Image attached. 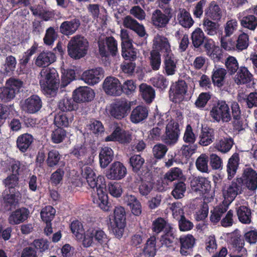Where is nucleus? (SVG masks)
Listing matches in <instances>:
<instances>
[{
  "instance_id": "f257e3e1",
  "label": "nucleus",
  "mask_w": 257,
  "mask_h": 257,
  "mask_svg": "<svg viewBox=\"0 0 257 257\" xmlns=\"http://www.w3.org/2000/svg\"><path fill=\"white\" fill-rule=\"evenodd\" d=\"M82 176L86 180L89 186L94 189L96 187V193L93 195V201L102 210L104 211L109 210L110 206L108 202V196L103 190V187H97L98 182H102L104 179L103 176H96L95 173L91 168L88 166L84 167L82 170Z\"/></svg>"
},
{
  "instance_id": "f03ea898",
  "label": "nucleus",
  "mask_w": 257,
  "mask_h": 257,
  "mask_svg": "<svg viewBox=\"0 0 257 257\" xmlns=\"http://www.w3.org/2000/svg\"><path fill=\"white\" fill-rule=\"evenodd\" d=\"M154 46L163 55L165 73L167 75H174L176 71L177 61L172 52L167 38L157 35L154 40Z\"/></svg>"
},
{
  "instance_id": "7ed1b4c3",
  "label": "nucleus",
  "mask_w": 257,
  "mask_h": 257,
  "mask_svg": "<svg viewBox=\"0 0 257 257\" xmlns=\"http://www.w3.org/2000/svg\"><path fill=\"white\" fill-rule=\"evenodd\" d=\"M39 83L45 93L53 95L58 89L59 78L57 70L54 68H45L40 73Z\"/></svg>"
},
{
  "instance_id": "20e7f679",
  "label": "nucleus",
  "mask_w": 257,
  "mask_h": 257,
  "mask_svg": "<svg viewBox=\"0 0 257 257\" xmlns=\"http://www.w3.org/2000/svg\"><path fill=\"white\" fill-rule=\"evenodd\" d=\"M67 48L68 54L71 58L80 59L86 54L88 43L83 37L76 35L71 38Z\"/></svg>"
},
{
  "instance_id": "39448f33",
  "label": "nucleus",
  "mask_w": 257,
  "mask_h": 257,
  "mask_svg": "<svg viewBox=\"0 0 257 257\" xmlns=\"http://www.w3.org/2000/svg\"><path fill=\"white\" fill-rule=\"evenodd\" d=\"M210 115L214 121L228 122L231 119V114L228 105L224 101H219L213 106Z\"/></svg>"
},
{
  "instance_id": "423d86ee",
  "label": "nucleus",
  "mask_w": 257,
  "mask_h": 257,
  "mask_svg": "<svg viewBox=\"0 0 257 257\" xmlns=\"http://www.w3.org/2000/svg\"><path fill=\"white\" fill-rule=\"evenodd\" d=\"M114 221L111 223V227L115 236L122 237L125 226V211L121 206L116 207L114 210Z\"/></svg>"
},
{
  "instance_id": "0eeeda50",
  "label": "nucleus",
  "mask_w": 257,
  "mask_h": 257,
  "mask_svg": "<svg viewBox=\"0 0 257 257\" xmlns=\"http://www.w3.org/2000/svg\"><path fill=\"white\" fill-rule=\"evenodd\" d=\"M242 180L240 178H236L231 184L225 186L222 194L226 204H230L237 195L241 194L242 191Z\"/></svg>"
},
{
  "instance_id": "6e6552de",
  "label": "nucleus",
  "mask_w": 257,
  "mask_h": 257,
  "mask_svg": "<svg viewBox=\"0 0 257 257\" xmlns=\"http://www.w3.org/2000/svg\"><path fill=\"white\" fill-rule=\"evenodd\" d=\"M107 237L103 231L98 229L89 228L85 232L83 240V244L86 247L91 246L95 240L101 244L107 241Z\"/></svg>"
},
{
  "instance_id": "1a4fd4ad",
  "label": "nucleus",
  "mask_w": 257,
  "mask_h": 257,
  "mask_svg": "<svg viewBox=\"0 0 257 257\" xmlns=\"http://www.w3.org/2000/svg\"><path fill=\"white\" fill-rule=\"evenodd\" d=\"M133 101L123 99L112 104L110 110V115L117 119H121L126 116L130 111Z\"/></svg>"
},
{
  "instance_id": "9d476101",
  "label": "nucleus",
  "mask_w": 257,
  "mask_h": 257,
  "mask_svg": "<svg viewBox=\"0 0 257 257\" xmlns=\"http://www.w3.org/2000/svg\"><path fill=\"white\" fill-rule=\"evenodd\" d=\"M171 12L172 10L170 8L166 9L165 13L160 10L154 11L151 16L152 25L157 28H165L172 17Z\"/></svg>"
},
{
  "instance_id": "9b49d317",
  "label": "nucleus",
  "mask_w": 257,
  "mask_h": 257,
  "mask_svg": "<svg viewBox=\"0 0 257 257\" xmlns=\"http://www.w3.org/2000/svg\"><path fill=\"white\" fill-rule=\"evenodd\" d=\"M42 106V100L37 95H33L21 102L22 110L29 114L37 113Z\"/></svg>"
},
{
  "instance_id": "f8f14e48",
  "label": "nucleus",
  "mask_w": 257,
  "mask_h": 257,
  "mask_svg": "<svg viewBox=\"0 0 257 257\" xmlns=\"http://www.w3.org/2000/svg\"><path fill=\"white\" fill-rule=\"evenodd\" d=\"M187 85L184 80H179L170 89V97L175 102H180L185 99Z\"/></svg>"
},
{
  "instance_id": "ddd939ff",
  "label": "nucleus",
  "mask_w": 257,
  "mask_h": 257,
  "mask_svg": "<svg viewBox=\"0 0 257 257\" xmlns=\"http://www.w3.org/2000/svg\"><path fill=\"white\" fill-rule=\"evenodd\" d=\"M127 170L120 162H113L106 172V178L111 180H120L126 176Z\"/></svg>"
},
{
  "instance_id": "4468645a",
  "label": "nucleus",
  "mask_w": 257,
  "mask_h": 257,
  "mask_svg": "<svg viewBox=\"0 0 257 257\" xmlns=\"http://www.w3.org/2000/svg\"><path fill=\"white\" fill-rule=\"evenodd\" d=\"M179 134L178 123L173 120H170L167 124L165 135L163 141L168 145H173L178 141Z\"/></svg>"
},
{
  "instance_id": "2eb2a0df",
  "label": "nucleus",
  "mask_w": 257,
  "mask_h": 257,
  "mask_svg": "<svg viewBox=\"0 0 257 257\" xmlns=\"http://www.w3.org/2000/svg\"><path fill=\"white\" fill-rule=\"evenodd\" d=\"M103 77L104 71L100 67L85 71L81 75V79L90 85L98 83Z\"/></svg>"
},
{
  "instance_id": "dca6fc26",
  "label": "nucleus",
  "mask_w": 257,
  "mask_h": 257,
  "mask_svg": "<svg viewBox=\"0 0 257 257\" xmlns=\"http://www.w3.org/2000/svg\"><path fill=\"white\" fill-rule=\"evenodd\" d=\"M105 92L110 95H120L121 94V85L119 80L113 77H107L103 84Z\"/></svg>"
},
{
  "instance_id": "f3484780",
  "label": "nucleus",
  "mask_w": 257,
  "mask_h": 257,
  "mask_svg": "<svg viewBox=\"0 0 257 257\" xmlns=\"http://www.w3.org/2000/svg\"><path fill=\"white\" fill-rule=\"evenodd\" d=\"M235 209L239 220L242 223L249 224L251 222V211L247 206L246 202L241 200L236 203Z\"/></svg>"
},
{
  "instance_id": "a211bd4d",
  "label": "nucleus",
  "mask_w": 257,
  "mask_h": 257,
  "mask_svg": "<svg viewBox=\"0 0 257 257\" xmlns=\"http://www.w3.org/2000/svg\"><path fill=\"white\" fill-rule=\"evenodd\" d=\"M80 24V20L76 18L64 21L60 26V33L66 36L72 35L77 31Z\"/></svg>"
},
{
  "instance_id": "6ab92c4d",
  "label": "nucleus",
  "mask_w": 257,
  "mask_h": 257,
  "mask_svg": "<svg viewBox=\"0 0 257 257\" xmlns=\"http://www.w3.org/2000/svg\"><path fill=\"white\" fill-rule=\"evenodd\" d=\"M218 136L214 144V147L219 152L226 153L232 148L233 141L231 139L224 137L225 133L222 130H219Z\"/></svg>"
},
{
  "instance_id": "aec40b11",
  "label": "nucleus",
  "mask_w": 257,
  "mask_h": 257,
  "mask_svg": "<svg viewBox=\"0 0 257 257\" xmlns=\"http://www.w3.org/2000/svg\"><path fill=\"white\" fill-rule=\"evenodd\" d=\"M29 213V210L24 207L16 209L10 213L8 222L11 225L19 224L27 219Z\"/></svg>"
},
{
  "instance_id": "412c9836",
  "label": "nucleus",
  "mask_w": 257,
  "mask_h": 257,
  "mask_svg": "<svg viewBox=\"0 0 257 257\" xmlns=\"http://www.w3.org/2000/svg\"><path fill=\"white\" fill-rule=\"evenodd\" d=\"M74 99L76 102H85L91 101L94 97V92L90 87H80L73 92Z\"/></svg>"
},
{
  "instance_id": "4be33fe9",
  "label": "nucleus",
  "mask_w": 257,
  "mask_h": 257,
  "mask_svg": "<svg viewBox=\"0 0 257 257\" xmlns=\"http://www.w3.org/2000/svg\"><path fill=\"white\" fill-rule=\"evenodd\" d=\"M131 140L130 134L119 127H117L110 135L104 139L105 142L117 141L122 144L128 143Z\"/></svg>"
},
{
  "instance_id": "5701e85b",
  "label": "nucleus",
  "mask_w": 257,
  "mask_h": 257,
  "mask_svg": "<svg viewBox=\"0 0 257 257\" xmlns=\"http://www.w3.org/2000/svg\"><path fill=\"white\" fill-rule=\"evenodd\" d=\"M123 25L124 27L133 30L141 37H144L146 34L144 26L140 24L135 19L130 16L124 18Z\"/></svg>"
},
{
  "instance_id": "b1692460",
  "label": "nucleus",
  "mask_w": 257,
  "mask_h": 257,
  "mask_svg": "<svg viewBox=\"0 0 257 257\" xmlns=\"http://www.w3.org/2000/svg\"><path fill=\"white\" fill-rule=\"evenodd\" d=\"M242 180L248 189L254 190L257 188V173L251 168L244 170Z\"/></svg>"
},
{
  "instance_id": "393cba45",
  "label": "nucleus",
  "mask_w": 257,
  "mask_h": 257,
  "mask_svg": "<svg viewBox=\"0 0 257 257\" xmlns=\"http://www.w3.org/2000/svg\"><path fill=\"white\" fill-rule=\"evenodd\" d=\"M56 60L55 54L51 51H45L40 53L35 60V64L39 67H46Z\"/></svg>"
},
{
  "instance_id": "a878e982",
  "label": "nucleus",
  "mask_w": 257,
  "mask_h": 257,
  "mask_svg": "<svg viewBox=\"0 0 257 257\" xmlns=\"http://www.w3.org/2000/svg\"><path fill=\"white\" fill-rule=\"evenodd\" d=\"M253 79V75L249 71L247 67L241 66L236 71L234 80L237 85H241L249 83Z\"/></svg>"
},
{
  "instance_id": "bb28decb",
  "label": "nucleus",
  "mask_w": 257,
  "mask_h": 257,
  "mask_svg": "<svg viewBox=\"0 0 257 257\" xmlns=\"http://www.w3.org/2000/svg\"><path fill=\"white\" fill-rule=\"evenodd\" d=\"M148 115V108L145 106L139 105L132 111L130 120L134 123H138L147 118Z\"/></svg>"
},
{
  "instance_id": "cd10ccee",
  "label": "nucleus",
  "mask_w": 257,
  "mask_h": 257,
  "mask_svg": "<svg viewBox=\"0 0 257 257\" xmlns=\"http://www.w3.org/2000/svg\"><path fill=\"white\" fill-rule=\"evenodd\" d=\"M180 242L181 243V254L183 255H187L194 247L195 239L191 234H187L181 236Z\"/></svg>"
},
{
  "instance_id": "c85d7f7f",
  "label": "nucleus",
  "mask_w": 257,
  "mask_h": 257,
  "mask_svg": "<svg viewBox=\"0 0 257 257\" xmlns=\"http://www.w3.org/2000/svg\"><path fill=\"white\" fill-rule=\"evenodd\" d=\"M20 193L18 191L7 193L4 195L3 200L0 202V206L6 210H9L18 203Z\"/></svg>"
},
{
  "instance_id": "c756f323",
  "label": "nucleus",
  "mask_w": 257,
  "mask_h": 257,
  "mask_svg": "<svg viewBox=\"0 0 257 257\" xmlns=\"http://www.w3.org/2000/svg\"><path fill=\"white\" fill-rule=\"evenodd\" d=\"M214 135L213 129L207 127H203L199 137V144L202 146L209 145L215 139Z\"/></svg>"
},
{
  "instance_id": "7c9ffc66",
  "label": "nucleus",
  "mask_w": 257,
  "mask_h": 257,
  "mask_svg": "<svg viewBox=\"0 0 257 257\" xmlns=\"http://www.w3.org/2000/svg\"><path fill=\"white\" fill-rule=\"evenodd\" d=\"M226 74V70L224 68L215 67L212 75V80L214 84L218 87H222L225 83Z\"/></svg>"
},
{
  "instance_id": "2f4dec72",
  "label": "nucleus",
  "mask_w": 257,
  "mask_h": 257,
  "mask_svg": "<svg viewBox=\"0 0 257 257\" xmlns=\"http://www.w3.org/2000/svg\"><path fill=\"white\" fill-rule=\"evenodd\" d=\"M113 156V152L111 148L107 147L102 148L99 155L100 167L102 168H106L112 161Z\"/></svg>"
},
{
  "instance_id": "473e14b6",
  "label": "nucleus",
  "mask_w": 257,
  "mask_h": 257,
  "mask_svg": "<svg viewBox=\"0 0 257 257\" xmlns=\"http://www.w3.org/2000/svg\"><path fill=\"white\" fill-rule=\"evenodd\" d=\"M33 136L26 133L20 135L17 140V146L22 152H25L33 142Z\"/></svg>"
},
{
  "instance_id": "72a5a7b5",
  "label": "nucleus",
  "mask_w": 257,
  "mask_h": 257,
  "mask_svg": "<svg viewBox=\"0 0 257 257\" xmlns=\"http://www.w3.org/2000/svg\"><path fill=\"white\" fill-rule=\"evenodd\" d=\"M179 23L183 27L190 28L193 24L194 21L189 12L185 9H180L177 15Z\"/></svg>"
},
{
  "instance_id": "f704fd0d",
  "label": "nucleus",
  "mask_w": 257,
  "mask_h": 257,
  "mask_svg": "<svg viewBox=\"0 0 257 257\" xmlns=\"http://www.w3.org/2000/svg\"><path fill=\"white\" fill-rule=\"evenodd\" d=\"M202 28L208 35L213 36L218 33L219 25L211 21L208 18H205L202 23Z\"/></svg>"
},
{
  "instance_id": "c9c22d12",
  "label": "nucleus",
  "mask_w": 257,
  "mask_h": 257,
  "mask_svg": "<svg viewBox=\"0 0 257 257\" xmlns=\"http://www.w3.org/2000/svg\"><path fill=\"white\" fill-rule=\"evenodd\" d=\"M140 91L143 99L147 103L151 102L155 96V92L153 87L146 84L140 85Z\"/></svg>"
},
{
  "instance_id": "e433bc0d",
  "label": "nucleus",
  "mask_w": 257,
  "mask_h": 257,
  "mask_svg": "<svg viewBox=\"0 0 257 257\" xmlns=\"http://www.w3.org/2000/svg\"><path fill=\"white\" fill-rule=\"evenodd\" d=\"M87 9L92 17L94 19H96L101 26L106 24V21L107 20L106 16L105 15H101L100 17H98L100 11L99 7L98 5L89 4L87 6Z\"/></svg>"
},
{
  "instance_id": "4c0bfd02",
  "label": "nucleus",
  "mask_w": 257,
  "mask_h": 257,
  "mask_svg": "<svg viewBox=\"0 0 257 257\" xmlns=\"http://www.w3.org/2000/svg\"><path fill=\"white\" fill-rule=\"evenodd\" d=\"M239 158L237 154L233 155L228 160L227 165L228 179H231L235 175L238 166Z\"/></svg>"
},
{
  "instance_id": "58836bf2",
  "label": "nucleus",
  "mask_w": 257,
  "mask_h": 257,
  "mask_svg": "<svg viewBox=\"0 0 257 257\" xmlns=\"http://www.w3.org/2000/svg\"><path fill=\"white\" fill-rule=\"evenodd\" d=\"M73 119V116L70 114L67 115L63 112H59L55 116L54 123L58 127H67L72 122Z\"/></svg>"
},
{
  "instance_id": "ea45409f",
  "label": "nucleus",
  "mask_w": 257,
  "mask_h": 257,
  "mask_svg": "<svg viewBox=\"0 0 257 257\" xmlns=\"http://www.w3.org/2000/svg\"><path fill=\"white\" fill-rule=\"evenodd\" d=\"M171 229H173L171 226L164 219L161 217L158 218L153 223V230L157 233H159L163 230L166 232Z\"/></svg>"
},
{
  "instance_id": "a19ab883",
  "label": "nucleus",
  "mask_w": 257,
  "mask_h": 257,
  "mask_svg": "<svg viewBox=\"0 0 257 257\" xmlns=\"http://www.w3.org/2000/svg\"><path fill=\"white\" fill-rule=\"evenodd\" d=\"M164 179L169 182H172L176 180L185 179V177L182 171L179 168H171L165 175Z\"/></svg>"
},
{
  "instance_id": "79ce46f5",
  "label": "nucleus",
  "mask_w": 257,
  "mask_h": 257,
  "mask_svg": "<svg viewBox=\"0 0 257 257\" xmlns=\"http://www.w3.org/2000/svg\"><path fill=\"white\" fill-rule=\"evenodd\" d=\"M240 24L243 28L253 31L257 27V18L252 15L244 16L240 20Z\"/></svg>"
},
{
  "instance_id": "37998d69",
  "label": "nucleus",
  "mask_w": 257,
  "mask_h": 257,
  "mask_svg": "<svg viewBox=\"0 0 257 257\" xmlns=\"http://www.w3.org/2000/svg\"><path fill=\"white\" fill-rule=\"evenodd\" d=\"M144 252L148 256H154L156 253V239L151 236L147 241L144 247Z\"/></svg>"
},
{
  "instance_id": "c03bdc74",
  "label": "nucleus",
  "mask_w": 257,
  "mask_h": 257,
  "mask_svg": "<svg viewBox=\"0 0 257 257\" xmlns=\"http://www.w3.org/2000/svg\"><path fill=\"white\" fill-rule=\"evenodd\" d=\"M205 38L203 31L199 28H196L192 33V44L195 48L199 47L203 44Z\"/></svg>"
},
{
  "instance_id": "a18cd8bd",
  "label": "nucleus",
  "mask_w": 257,
  "mask_h": 257,
  "mask_svg": "<svg viewBox=\"0 0 257 257\" xmlns=\"http://www.w3.org/2000/svg\"><path fill=\"white\" fill-rule=\"evenodd\" d=\"M227 210V206L224 205H220L215 207L213 210L211 211V215L210 217V221L216 223L218 222L221 218L222 214Z\"/></svg>"
},
{
  "instance_id": "49530a36",
  "label": "nucleus",
  "mask_w": 257,
  "mask_h": 257,
  "mask_svg": "<svg viewBox=\"0 0 257 257\" xmlns=\"http://www.w3.org/2000/svg\"><path fill=\"white\" fill-rule=\"evenodd\" d=\"M208 17L214 21H219L222 17V11L214 2H212L207 12Z\"/></svg>"
},
{
  "instance_id": "de8ad7c7",
  "label": "nucleus",
  "mask_w": 257,
  "mask_h": 257,
  "mask_svg": "<svg viewBox=\"0 0 257 257\" xmlns=\"http://www.w3.org/2000/svg\"><path fill=\"white\" fill-rule=\"evenodd\" d=\"M86 129L90 131V133L99 135L104 131L103 125L101 121L97 120H92L86 126Z\"/></svg>"
},
{
  "instance_id": "09e8293b",
  "label": "nucleus",
  "mask_w": 257,
  "mask_h": 257,
  "mask_svg": "<svg viewBox=\"0 0 257 257\" xmlns=\"http://www.w3.org/2000/svg\"><path fill=\"white\" fill-rule=\"evenodd\" d=\"M249 45V36L248 35L242 32L240 34L237 38L235 44L236 50L241 51L246 49Z\"/></svg>"
},
{
  "instance_id": "8fccbe9b",
  "label": "nucleus",
  "mask_w": 257,
  "mask_h": 257,
  "mask_svg": "<svg viewBox=\"0 0 257 257\" xmlns=\"http://www.w3.org/2000/svg\"><path fill=\"white\" fill-rule=\"evenodd\" d=\"M208 157L205 154H201L196 161V166L197 169L200 172L208 173Z\"/></svg>"
},
{
  "instance_id": "3c124183",
  "label": "nucleus",
  "mask_w": 257,
  "mask_h": 257,
  "mask_svg": "<svg viewBox=\"0 0 257 257\" xmlns=\"http://www.w3.org/2000/svg\"><path fill=\"white\" fill-rule=\"evenodd\" d=\"M154 47H155L154 46ZM151 52L150 64L152 69L154 70H158L160 67L161 64V55L160 50H158L156 48Z\"/></svg>"
},
{
  "instance_id": "603ef678",
  "label": "nucleus",
  "mask_w": 257,
  "mask_h": 257,
  "mask_svg": "<svg viewBox=\"0 0 257 257\" xmlns=\"http://www.w3.org/2000/svg\"><path fill=\"white\" fill-rule=\"evenodd\" d=\"M151 81L154 86L161 90L166 89L169 84V82L167 79L163 75L160 74H158L152 78Z\"/></svg>"
},
{
  "instance_id": "864d4df0",
  "label": "nucleus",
  "mask_w": 257,
  "mask_h": 257,
  "mask_svg": "<svg viewBox=\"0 0 257 257\" xmlns=\"http://www.w3.org/2000/svg\"><path fill=\"white\" fill-rule=\"evenodd\" d=\"M74 99L68 98H65L62 99L59 103V108L63 112L70 111L74 110Z\"/></svg>"
},
{
  "instance_id": "5fc2aeb1",
  "label": "nucleus",
  "mask_w": 257,
  "mask_h": 257,
  "mask_svg": "<svg viewBox=\"0 0 257 257\" xmlns=\"http://www.w3.org/2000/svg\"><path fill=\"white\" fill-rule=\"evenodd\" d=\"M145 163V160L139 155H135L130 159V163L134 172L140 170Z\"/></svg>"
},
{
  "instance_id": "6e6d98bb",
  "label": "nucleus",
  "mask_w": 257,
  "mask_h": 257,
  "mask_svg": "<svg viewBox=\"0 0 257 257\" xmlns=\"http://www.w3.org/2000/svg\"><path fill=\"white\" fill-rule=\"evenodd\" d=\"M57 38V34L53 27H49L46 31L45 36L43 38L45 44L50 46L53 44Z\"/></svg>"
},
{
  "instance_id": "4d7b16f0",
  "label": "nucleus",
  "mask_w": 257,
  "mask_h": 257,
  "mask_svg": "<svg viewBox=\"0 0 257 257\" xmlns=\"http://www.w3.org/2000/svg\"><path fill=\"white\" fill-rule=\"evenodd\" d=\"M56 213L55 209L51 206L44 208L41 212V216L43 221L50 222L54 218Z\"/></svg>"
},
{
  "instance_id": "13d9d810",
  "label": "nucleus",
  "mask_w": 257,
  "mask_h": 257,
  "mask_svg": "<svg viewBox=\"0 0 257 257\" xmlns=\"http://www.w3.org/2000/svg\"><path fill=\"white\" fill-rule=\"evenodd\" d=\"M15 90L8 86L0 88V99L4 102L10 101L15 97Z\"/></svg>"
},
{
  "instance_id": "bf43d9fd",
  "label": "nucleus",
  "mask_w": 257,
  "mask_h": 257,
  "mask_svg": "<svg viewBox=\"0 0 257 257\" xmlns=\"http://www.w3.org/2000/svg\"><path fill=\"white\" fill-rule=\"evenodd\" d=\"M66 136V131L61 127H58L54 130L52 133V141L55 144L60 143L65 139Z\"/></svg>"
},
{
  "instance_id": "052dcab7",
  "label": "nucleus",
  "mask_w": 257,
  "mask_h": 257,
  "mask_svg": "<svg viewBox=\"0 0 257 257\" xmlns=\"http://www.w3.org/2000/svg\"><path fill=\"white\" fill-rule=\"evenodd\" d=\"M238 23L236 19L228 20L224 25V33L226 37L231 36L237 29Z\"/></svg>"
},
{
  "instance_id": "680f3d73",
  "label": "nucleus",
  "mask_w": 257,
  "mask_h": 257,
  "mask_svg": "<svg viewBox=\"0 0 257 257\" xmlns=\"http://www.w3.org/2000/svg\"><path fill=\"white\" fill-rule=\"evenodd\" d=\"M186 190V184L183 182H179L175 185L172 194L176 199H180L184 197Z\"/></svg>"
},
{
  "instance_id": "e2e57ef3",
  "label": "nucleus",
  "mask_w": 257,
  "mask_h": 257,
  "mask_svg": "<svg viewBox=\"0 0 257 257\" xmlns=\"http://www.w3.org/2000/svg\"><path fill=\"white\" fill-rule=\"evenodd\" d=\"M225 66L230 74H233L239 69L236 59L233 56H229L226 60Z\"/></svg>"
},
{
  "instance_id": "0e129e2a",
  "label": "nucleus",
  "mask_w": 257,
  "mask_h": 257,
  "mask_svg": "<svg viewBox=\"0 0 257 257\" xmlns=\"http://www.w3.org/2000/svg\"><path fill=\"white\" fill-rule=\"evenodd\" d=\"M211 97V95L209 92L201 93L195 102V106L199 108L204 107Z\"/></svg>"
},
{
  "instance_id": "69168bd1",
  "label": "nucleus",
  "mask_w": 257,
  "mask_h": 257,
  "mask_svg": "<svg viewBox=\"0 0 257 257\" xmlns=\"http://www.w3.org/2000/svg\"><path fill=\"white\" fill-rule=\"evenodd\" d=\"M60 159V155L58 151L56 150L51 151L48 154V158L46 160L47 164L49 167H54L58 164Z\"/></svg>"
},
{
  "instance_id": "338daca9",
  "label": "nucleus",
  "mask_w": 257,
  "mask_h": 257,
  "mask_svg": "<svg viewBox=\"0 0 257 257\" xmlns=\"http://www.w3.org/2000/svg\"><path fill=\"white\" fill-rule=\"evenodd\" d=\"M17 61L15 57L11 55L7 57L3 68L7 74L14 71L16 68Z\"/></svg>"
},
{
  "instance_id": "774afa93",
  "label": "nucleus",
  "mask_w": 257,
  "mask_h": 257,
  "mask_svg": "<svg viewBox=\"0 0 257 257\" xmlns=\"http://www.w3.org/2000/svg\"><path fill=\"white\" fill-rule=\"evenodd\" d=\"M196 139V137L193 131L190 124H188L184 134L183 141L188 144H194Z\"/></svg>"
}]
</instances>
